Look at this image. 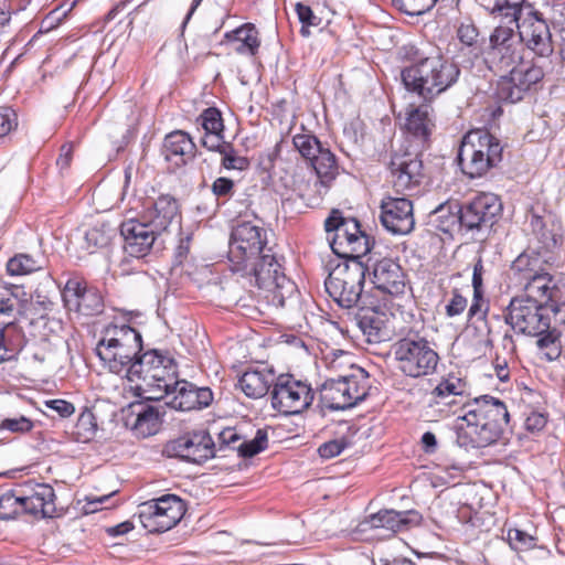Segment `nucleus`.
Returning a JSON list of instances; mask_svg holds the SVG:
<instances>
[{
	"label": "nucleus",
	"mask_w": 565,
	"mask_h": 565,
	"mask_svg": "<svg viewBox=\"0 0 565 565\" xmlns=\"http://www.w3.org/2000/svg\"><path fill=\"white\" fill-rule=\"evenodd\" d=\"M62 298L67 310L85 317L98 316L105 308L102 292L77 276H72L66 280Z\"/></svg>",
	"instance_id": "obj_18"
},
{
	"label": "nucleus",
	"mask_w": 565,
	"mask_h": 565,
	"mask_svg": "<svg viewBox=\"0 0 565 565\" xmlns=\"http://www.w3.org/2000/svg\"><path fill=\"white\" fill-rule=\"evenodd\" d=\"M18 125L15 111L10 107H0V138L6 137Z\"/></svg>",
	"instance_id": "obj_58"
},
{
	"label": "nucleus",
	"mask_w": 565,
	"mask_h": 565,
	"mask_svg": "<svg viewBox=\"0 0 565 565\" xmlns=\"http://www.w3.org/2000/svg\"><path fill=\"white\" fill-rule=\"evenodd\" d=\"M537 337V347L544 351L547 360L553 361L561 355V342L555 329L550 328Z\"/></svg>",
	"instance_id": "obj_50"
},
{
	"label": "nucleus",
	"mask_w": 565,
	"mask_h": 565,
	"mask_svg": "<svg viewBox=\"0 0 565 565\" xmlns=\"http://www.w3.org/2000/svg\"><path fill=\"white\" fill-rule=\"evenodd\" d=\"M457 39L459 40L461 47L460 52L468 55H473L479 58L482 50L479 45V30L472 23H461L457 29Z\"/></svg>",
	"instance_id": "obj_44"
},
{
	"label": "nucleus",
	"mask_w": 565,
	"mask_h": 565,
	"mask_svg": "<svg viewBox=\"0 0 565 565\" xmlns=\"http://www.w3.org/2000/svg\"><path fill=\"white\" fill-rule=\"evenodd\" d=\"M137 407L135 429L143 437L154 435L162 424L166 405L139 404Z\"/></svg>",
	"instance_id": "obj_36"
},
{
	"label": "nucleus",
	"mask_w": 565,
	"mask_h": 565,
	"mask_svg": "<svg viewBox=\"0 0 565 565\" xmlns=\"http://www.w3.org/2000/svg\"><path fill=\"white\" fill-rule=\"evenodd\" d=\"M525 0H494L490 14L507 20L504 25L519 26Z\"/></svg>",
	"instance_id": "obj_42"
},
{
	"label": "nucleus",
	"mask_w": 565,
	"mask_h": 565,
	"mask_svg": "<svg viewBox=\"0 0 565 565\" xmlns=\"http://www.w3.org/2000/svg\"><path fill=\"white\" fill-rule=\"evenodd\" d=\"M271 250L267 247V232L253 222H241L233 227L230 238L228 262L231 271L247 270L248 262Z\"/></svg>",
	"instance_id": "obj_12"
},
{
	"label": "nucleus",
	"mask_w": 565,
	"mask_h": 565,
	"mask_svg": "<svg viewBox=\"0 0 565 565\" xmlns=\"http://www.w3.org/2000/svg\"><path fill=\"white\" fill-rule=\"evenodd\" d=\"M114 235L115 231L106 224L93 226L86 231L82 248L89 254H94L97 250L107 247Z\"/></svg>",
	"instance_id": "obj_41"
},
{
	"label": "nucleus",
	"mask_w": 565,
	"mask_h": 565,
	"mask_svg": "<svg viewBox=\"0 0 565 565\" xmlns=\"http://www.w3.org/2000/svg\"><path fill=\"white\" fill-rule=\"evenodd\" d=\"M140 218L160 235L172 225H180L181 211L178 200L171 194L147 198Z\"/></svg>",
	"instance_id": "obj_23"
},
{
	"label": "nucleus",
	"mask_w": 565,
	"mask_h": 565,
	"mask_svg": "<svg viewBox=\"0 0 565 565\" xmlns=\"http://www.w3.org/2000/svg\"><path fill=\"white\" fill-rule=\"evenodd\" d=\"M41 268L40 262L29 254H17L7 263V271L10 276L29 275Z\"/></svg>",
	"instance_id": "obj_45"
},
{
	"label": "nucleus",
	"mask_w": 565,
	"mask_h": 565,
	"mask_svg": "<svg viewBox=\"0 0 565 565\" xmlns=\"http://www.w3.org/2000/svg\"><path fill=\"white\" fill-rule=\"evenodd\" d=\"M33 428V423L29 417L19 416L14 418H4L1 422V429L9 430L11 433H28Z\"/></svg>",
	"instance_id": "obj_56"
},
{
	"label": "nucleus",
	"mask_w": 565,
	"mask_h": 565,
	"mask_svg": "<svg viewBox=\"0 0 565 565\" xmlns=\"http://www.w3.org/2000/svg\"><path fill=\"white\" fill-rule=\"evenodd\" d=\"M547 424V417L540 412H531L524 422V427L527 431L535 434L544 429Z\"/></svg>",
	"instance_id": "obj_61"
},
{
	"label": "nucleus",
	"mask_w": 565,
	"mask_h": 565,
	"mask_svg": "<svg viewBox=\"0 0 565 565\" xmlns=\"http://www.w3.org/2000/svg\"><path fill=\"white\" fill-rule=\"evenodd\" d=\"M409 62L401 71L402 82L406 90L417 94L425 102L433 100L452 87L460 76L458 64L440 51L426 54L414 50Z\"/></svg>",
	"instance_id": "obj_2"
},
{
	"label": "nucleus",
	"mask_w": 565,
	"mask_h": 565,
	"mask_svg": "<svg viewBox=\"0 0 565 565\" xmlns=\"http://www.w3.org/2000/svg\"><path fill=\"white\" fill-rule=\"evenodd\" d=\"M367 267L361 260L339 263L324 281L328 295L342 308H353L361 299Z\"/></svg>",
	"instance_id": "obj_10"
},
{
	"label": "nucleus",
	"mask_w": 565,
	"mask_h": 565,
	"mask_svg": "<svg viewBox=\"0 0 565 565\" xmlns=\"http://www.w3.org/2000/svg\"><path fill=\"white\" fill-rule=\"evenodd\" d=\"M96 354L109 372L125 376L142 351V337L128 324H109L96 345Z\"/></svg>",
	"instance_id": "obj_3"
},
{
	"label": "nucleus",
	"mask_w": 565,
	"mask_h": 565,
	"mask_svg": "<svg viewBox=\"0 0 565 565\" xmlns=\"http://www.w3.org/2000/svg\"><path fill=\"white\" fill-rule=\"evenodd\" d=\"M405 277L401 265L392 258L377 260L373 266L372 282L375 288L392 296L404 294Z\"/></svg>",
	"instance_id": "obj_29"
},
{
	"label": "nucleus",
	"mask_w": 565,
	"mask_h": 565,
	"mask_svg": "<svg viewBox=\"0 0 565 565\" xmlns=\"http://www.w3.org/2000/svg\"><path fill=\"white\" fill-rule=\"evenodd\" d=\"M392 350L397 370L414 380L433 375L440 361L436 344L418 333L398 339Z\"/></svg>",
	"instance_id": "obj_5"
},
{
	"label": "nucleus",
	"mask_w": 565,
	"mask_h": 565,
	"mask_svg": "<svg viewBox=\"0 0 565 565\" xmlns=\"http://www.w3.org/2000/svg\"><path fill=\"white\" fill-rule=\"evenodd\" d=\"M196 146L191 136L183 130L168 134L162 145V156L173 167L180 168L194 159Z\"/></svg>",
	"instance_id": "obj_31"
},
{
	"label": "nucleus",
	"mask_w": 565,
	"mask_h": 565,
	"mask_svg": "<svg viewBox=\"0 0 565 565\" xmlns=\"http://www.w3.org/2000/svg\"><path fill=\"white\" fill-rule=\"evenodd\" d=\"M345 446L347 443L344 440L334 439L323 443L319 447L318 452L321 458L330 459L339 456L344 450Z\"/></svg>",
	"instance_id": "obj_59"
},
{
	"label": "nucleus",
	"mask_w": 565,
	"mask_h": 565,
	"mask_svg": "<svg viewBox=\"0 0 565 565\" xmlns=\"http://www.w3.org/2000/svg\"><path fill=\"white\" fill-rule=\"evenodd\" d=\"M428 223L439 232L452 234L463 227V224H461V206L452 202L443 203L429 213Z\"/></svg>",
	"instance_id": "obj_35"
},
{
	"label": "nucleus",
	"mask_w": 565,
	"mask_h": 565,
	"mask_svg": "<svg viewBox=\"0 0 565 565\" xmlns=\"http://www.w3.org/2000/svg\"><path fill=\"white\" fill-rule=\"evenodd\" d=\"M332 252L344 260H361L371 250L370 237L355 218H344L333 210L324 222Z\"/></svg>",
	"instance_id": "obj_7"
},
{
	"label": "nucleus",
	"mask_w": 565,
	"mask_h": 565,
	"mask_svg": "<svg viewBox=\"0 0 565 565\" xmlns=\"http://www.w3.org/2000/svg\"><path fill=\"white\" fill-rule=\"evenodd\" d=\"M120 234L124 237V249L127 255L136 258L147 256L156 241L161 236L146 222L130 218L121 223Z\"/></svg>",
	"instance_id": "obj_27"
},
{
	"label": "nucleus",
	"mask_w": 565,
	"mask_h": 565,
	"mask_svg": "<svg viewBox=\"0 0 565 565\" xmlns=\"http://www.w3.org/2000/svg\"><path fill=\"white\" fill-rule=\"evenodd\" d=\"M507 540L513 550H527L535 545L534 537L519 529H509Z\"/></svg>",
	"instance_id": "obj_54"
},
{
	"label": "nucleus",
	"mask_w": 565,
	"mask_h": 565,
	"mask_svg": "<svg viewBox=\"0 0 565 565\" xmlns=\"http://www.w3.org/2000/svg\"><path fill=\"white\" fill-rule=\"evenodd\" d=\"M233 273L247 278L250 286L271 294L273 299L278 300L280 305L295 289V285L286 277L273 250L264 252L258 259L248 262L247 270Z\"/></svg>",
	"instance_id": "obj_9"
},
{
	"label": "nucleus",
	"mask_w": 565,
	"mask_h": 565,
	"mask_svg": "<svg viewBox=\"0 0 565 565\" xmlns=\"http://www.w3.org/2000/svg\"><path fill=\"white\" fill-rule=\"evenodd\" d=\"M129 366L126 379L130 382H139L137 388L149 394L147 399L153 401L163 398V392H169L170 383L178 374L174 360L156 349L140 352Z\"/></svg>",
	"instance_id": "obj_4"
},
{
	"label": "nucleus",
	"mask_w": 565,
	"mask_h": 565,
	"mask_svg": "<svg viewBox=\"0 0 565 565\" xmlns=\"http://www.w3.org/2000/svg\"><path fill=\"white\" fill-rule=\"evenodd\" d=\"M198 120L202 128L209 134H223L224 124L221 111L215 107H209L200 115Z\"/></svg>",
	"instance_id": "obj_51"
},
{
	"label": "nucleus",
	"mask_w": 565,
	"mask_h": 565,
	"mask_svg": "<svg viewBox=\"0 0 565 565\" xmlns=\"http://www.w3.org/2000/svg\"><path fill=\"white\" fill-rule=\"evenodd\" d=\"M75 429V434L78 439L84 443L92 440L96 436L98 429L96 417L93 412H83L77 419Z\"/></svg>",
	"instance_id": "obj_49"
},
{
	"label": "nucleus",
	"mask_w": 565,
	"mask_h": 565,
	"mask_svg": "<svg viewBox=\"0 0 565 565\" xmlns=\"http://www.w3.org/2000/svg\"><path fill=\"white\" fill-rule=\"evenodd\" d=\"M502 160V147L489 131L476 129L467 132L458 150V162L469 178H479Z\"/></svg>",
	"instance_id": "obj_6"
},
{
	"label": "nucleus",
	"mask_w": 565,
	"mask_h": 565,
	"mask_svg": "<svg viewBox=\"0 0 565 565\" xmlns=\"http://www.w3.org/2000/svg\"><path fill=\"white\" fill-rule=\"evenodd\" d=\"M212 192L216 198H230L234 194L233 180L220 177L212 183Z\"/></svg>",
	"instance_id": "obj_60"
},
{
	"label": "nucleus",
	"mask_w": 565,
	"mask_h": 565,
	"mask_svg": "<svg viewBox=\"0 0 565 565\" xmlns=\"http://www.w3.org/2000/svg\"><path fill=\"white\" fill-rule=\"evenodd\" d=\"M45 406L63 418L70 417L75 412L74 405L65 399H50L45 402Z\"/></svg>",
	"instance_id": "obj_64"
},
{
	"label": "nucleus",
	"mask_w": 565,
	"mask_h": 565,
	"mask_svg": "<svg viewBox=\"0 0 565 565\" xmlns=\"http://www.w3.org/2000/svg\"><path fill=\"white\" fill-rule=\"evenodd\" d=\"M22 495H15L13 492L8 491L0 497V519H13L20 511H22Z\"/></svg>",
	"instance_id": "obj_52"
},
{
	"label": "nucleus",
	"mask_w": 565,
	"mask_h": 565,
	"mask_svg": "<svg viewBox=\"0 0 565 565\" xmlns=\"http://www.w3.org/2000/svg\"><path fill=\"white\" fill-rule=\"evenodd\" d=\"M276 375L266 366L248 370L238 380V386L247 397L260 398L275 384Z\"/></svg>",
	"instance_id": "obj_34"
},
{
	"label": "nucleus",
	"mask_w": 565,
	"mask_h": 565,
	"mask_svg": "<svg viewBox=\"0 0 565 565\" xmlns=\"http://www.w3.org/2000/svg\"><path fill=\"white\" fill-rule=\"evenodd\" d=\"M241 439L242 437L237 433L236 428L227 427L218 434L220 449L223 447H230L237 450V446L241 443Z\"/></svg>",
	"instance_id": "obj_62"
},
{
	"label": "nucleus",
	"mask_w": 565,
	"mask_h": 565,
	"mask_svg": "<svg viewBox=\"0 0 565 565\" xmlns=\"http://www.w3.org/2000/svg\"><path fill=\"white\" fill-rule=\"evenodd\" d=\"M523 298H529L552 310L555 321L565 322V282L557 280L547 270L522 285Z\"/></svg>",
	"instance_id": "obj_17"
},
{
	"label": "nucleus",
	"mask_w": 565,
	"mask_h": 565,
	"mask_svg": "<svg viewBox=\"0 0 565 565\" xmlns=\"http://www.w3.org/2000/svg\"><path fill=\"white\" fill-rule=\"evenodd\" d=\"M552 316L548 307L518 296L510 300L504 320L515 333L536 337L550 329Z\"/></svg>",
	"instance_id": "obj_13"
},
{
	"label": "nucleus",
	"mask_w": 565,
	"mask_h": 565,
	"mask_svg": "<svg viewBox=\"0 0 565 565\" xmlns=\"http://www.w3.org/2000/svg\"><path fill=\"white\" fill-rule=\"evenodd\" d=\"M295 10L301 23L300 34L307 38L310 35L309 26L319 25L320 18H318L313 13L312 9L309 6L302 2H297Z\"/></svg>",
	"instance_id": "obj_53"
},
{
	"label": "nucleus",
	"mask_w": 565,
	"mask_h": 565,
	"mask_svg": "<svg viewBox=\"0 0 565 565\" xmlns=\"http://www.w3.org/2000/svg\"><path fill=\"white\" fill-rule=\"evenodd\" d=\"M394 9L409 17H418L429 12L438 0H391Z\"/></svg>",
	"instance_id": "obj_47"
},
{
	"label": "nucleus",
	"mask_w": 565,
	"mask_h": 565,
	"mask_svg": "<svg viewBox=\"0 0 565 565\" xmlns=\"http://www.w3.org/2000/svg\"><path fill=\"white\" fill-rule=\"evenodd\" d=\"M545 76L542 66L534 62H521L500 76L495 95L501 102L516 103L531 92L537 90Z\"/></svg>",
	"instance_id": "obj_15"
},
{
	"label": "nucleus",
	"mask_w": 565,
	"mask_h": 565,
	"mask_svg": "<svg viewBox=\"0 0 565 565\" xmlns=\"http://www.w3.org/2000/svg\"><path fill=\"white\" fill-rule=\"evenodd\" d=\"M516 34L521 45L532 51L540 57H548L554 51L552 33L543 13L539 10H531L523 19Z\"/></svg>",
	"instance_id": "obj_21"
},
{
	"label": "nucleus",
	"mask_w": 565,
	"mask_h": 565,
	"mask_svg": "<svg viewBox=\"0 0 565 565\" xmlns=\"http://www.w3.org/2000/svg\"><path fill=\"white\" fill-rule=\"evenodd\" d=\"M225 36L230 42L237 43L235 51L238 54L255 55L260 45L258 31L250 23L243 24L232 32L226 33Z\"/></svg>",
	"instance_id": "obj_38"
},
{
	"label": "nucleus",
	"mask_w": 565,
	"mask_h": 565,
	"mask_svg": "<svg viewBox=\"0 0 565 565\" xmlns=\"http://www.w3.org/2000/svg\"><path fill=\"white\" fill-rule=\"evenodd\" d=\"M391 182L396 192L417 188L423 180V161L418 153L394 152L388 164Z\"/></svg>",
	"instance_id": "obj_25"
},
{
	"label": "nucleus",
	"mask_w": 565,
	"mask_h": 565,
	"mask_svg": "<svg viewBox=\"0 0 565 565\" xmlns=\"http://www.w3.org/2000/svg\"><path fill=\"white\" fill-rule=\"evenodd\" d=\"M468 306L467 298L463 297L458 289L451 291V297L445 307L448 317L461 315Z\"/></svg>",
	"instance_id": "obj_57"
},
{
	"label": "nucleus",
	"mask_w": 565,
	"mask_h": 565,
	"mask_svg": "<svg viewBox=\"0 0 565 565\" xmlns=\"http://www.w3.org/2000/svg\"><path fill=\"white\" fill-rule=\"evenodd\" d=\"M552 259L553 256L529 246L512 262L510 266L513 279L522 286L534 276L546 270V265H548Z\"/></svg>",
	"instance_id": "obj_30"
},
{
	"label": "nucleus",
	"mask_w": 565,
	"mask_h": 565,
	"mask_svg": "<svg viewBox=\"0 0 565 565\" xmlns=\"http://www.w3.org/2000/svg\"><path fill=\"white\" fill-rule=\"evenodd\" d=\"M526 217L531 235L529 246L552 256L563 239L559 222L552 212L544 209L532 207Z\"/></svg>",
	"instance_id": "obj_19"
},
{
	"label": "nucleus",
	"mask_w": 565,
	"mask_h": 565,
	"mask_svg": "<svg viewBox=\"0 0 565 565\" xmlns=\"http://www.w3.org/2000/svg\"><path fill=\"white\" fill-rule=\"evenodd\" d=\"M431 120L427 106L413 108L405 122L406 130L422 143L428 140L431 132Z\"/></svg>",
	"instance_id": "obj_39"
},
{
	"label": "nucleus",
	"mask_w": 565,
	"mask_h": 565,
	"mask_svg": "<svg viewBox=\"0 0 565 565\" xmlns=\"http://www.w3.org/2000/svg\"><path fill=\"white\" fill-rule=\"evenodd\" d=\"M466 388L467 384L465 381L456 375L449 374L433 390L431 395L436 398V404L444 403L450 405L452 402H447L446 398L449 396L462 395L465 394Z\"/></svg>",
	"instance_id": "obj_43"
},
{
	"label": "nucleus",
	"mask_w": 565,
	"mask_h": 565,
	"mask_svg": "<svg viewBox=\"0 0 565 565\" xmlns=\"http://www.w3.org/2000/svg\"><path fill=\"white\" fill-rule=\"evenodd\" d=\"M422 521L423 516L416 510H380L370 516L369 523L372 529H384L397 533L418 526Z\"/></svg>",
	"instance_id": "obj_32"
},
{
	"label": "nucleus",
	"mask_w": 565,
	"mask_h": 565,
	"mask_svg": "<svg viewBox=\"0 0 565 565\" xmlns=\"http://www.w3.org/2000/svg\"><path fill=\"white\" fill-rule=\"evenodd\" d=\"M355 324L369 343H381L390 339V315L377 307H361L354 317Z\"/></svg>",
	"instance_id": "obj_28"
},
{
	"label": "nucleus",
	"mask_w": 565,
	"mask_h": 565,
	"mask_svg": "<svg viewBox=\"0 0 565 565\" xmlns=\"http://www.w3.org/2000/svg\"><path fill=\"white\" fill-rule=\"evenodd\" d=\"M524 47L512 25H497L489 35V44L482 50L486 67L494 74L505 73L523 61Z\"/></svg>",
	"instance_id": "obj_11"
},
{
	"label": "nucleus",
	"mask_w": 565,
	"mask_h": 565,
	"mask_svg": "<svg viewBox=\"0 0 565 565\" xmlns=\"http://www.w3.org/2000/svg\"><path fill=\"white\" fill-rule=\"evenodd\" d=\"M227 142L224 141L223 134H209L205 132V136L202 138V146L209 150L222 152L228 148Z\"/></svg>",
	"instance_id": "obj_63"
},
{
	"label": "nucleus",
	"mask_w": 565,
	"mask_h": 565,
	"mask_svg": "<svg viewBox=\"0 0 565 565\" xmlns=\"http://www.w3.org/2000/svg\"><path fill=\"white\" fill-rule=\"evenodd\" d=\"M313 391L309 384L290 374L276 377L271 391V406L285 415L299 414L313 401Z\"/></svg>",
	"instance_id": "obj_16"
},
{
	"label": "nucleus",
	"mask_w": 565,
	"mask_h": 565,
	"mask_svg": "<svg viewBox=\"0 0 565 565\" xmlns=\"http://www.w3.org/2000/svg\"><path fill=\"white\" fill-rule=\"evenodd\" d=\"M166 452L170 457L200 465L215 456V444L207 431L199 430L170 441Z\"/></svg>",
	"instance_id": "obj_22"
},
{
	"label": "nucleus",
	"mask_w": 565,
	"mask_h": 565,
	"mask_svg": "<svg viewBox=\"0 0 565 565\" xmlns=\"http://www.w3.org/2000/svg\"><path fill=\"white\" fill-rule=\"evenodd\" d=\"M502 211L500 199L493 193H479L461 206V224L466 230L491 227Z\"/></svg>",
	"instance_id": "obj_24"
},
{
	"label": "nucleus",
	"mask_w": 565,
	"mask_h": 565,
	"mask_svg": "<svg viewBox=\"0 0 565 565\" xmlns=\"http://www.w3.org/2000/svg\"><path fill=\"white\" fill-rule=\"evenodd\" d=\"M22 296H25V292L18 286L0 287V318L9 319L6 324L11 323L21 312Z\"/></svg>",
	"instance_id": "obj_40"
},
{
	"label": "nucleus",
	"mask_w": 565,
	"mask_h": 565,
	"mask_svg": "<svg viewBox=\"0 0 565 565\" xmlns=\"http://www.w3.org/2000/svg\"><path fill=\"white\" fill-rule=\"evenodd\" d=\"M55 491L52 486L36 483L29 494L22 495V511L33 516L53 518L56 513Z\"/></svg>",
	"instance_id": "obj_33"
},
{
	"label": "nucleus",
	"mask_w": 565,
	"mask_h": 565,
	"mask_svg": "<svg viewBox=\"0 0 565 565\" xmlns=\"http://www.w3.org/2000/svg\"><path fill=\"white\" fill-rule=\"evenodd\" d=\"M309 163L313 168L320 184L324 188H330L339 175L337 157L329 148L323 147Z\"/></svg>",
	"instance_id": "obj_37"
},
{
	"label": "nucleus",
	"mask_w": 565,
	"mask_h": 565,
	"mask_svg": "<svg viewBox=\"0 0 565 565\" xmlns=\"http://www.w3.org/2000/svg\"><path fill=\"white\" fill-rule=\"evenodd\" d=\"M268 446L267 431L257 429L256 435L250 440L241 441L237 446V451L241 457L252 458L255 455L264 451Z\"/></svg>",
	"instance_id": "obj_48"
},
{
	"label": "nucleus",
	"mask_w": 565,
	"mask_h": 565,
	"mask_svg": "<svg viewBox=\"0 0 565 565\" xmlns=\"http://www.w3.org/2000/svg\"><path fill=\"white\" fill-rule=\"evenodd\" d=\"M292 143L308 162L323 148L319 139L310 132L296 134L292 137Z\"/></svg>",
	"instance_id": "obj_46"
},
{
	"label": "nucleus",
	"mask_w": 565,
	"mask_h": 565,
	"mask_svg": "<svg viewBox=\"0 0 565 565\" xmlns=\"http://www.w3.org/2000/svg\"><path fill=\"white\" fill-rule=\"evenodd\" d=\"M454 430L460 448L477 449L495 444L509 428L510 413L500 398L481 395L463 406Z\"/></svg>",
	"instance_id": "obj_1"
},
{
	"label": "nucleus",
	"mask_w": 565,
	"mask_h": 565,
	"mask_svg": "<svg viewBox=\"0 0 565 565\" xmlns=\"http://www.w3.org/2000/svg\"><path fill=\"white\" fill-rule=\"evenodd\" d=\"M138 518L149 533H163L174 527L183 518L186 507L175 494H163L142 502L138 507Z\"/></svg>",
	"instance_id": "obj_14"
},
{
	"label": "nucleus",
	"mask_w": 565,
	"mask_h": 565,
	"mask_svg": "<svg viewBox=\"0 0 565 565\" xmlns=\"http://www.w3.org/2000/svg\"><path fill=\"white\" fill-rule=\"evenodd\" d=\"M380 220L383 227L394 235H406L414 230L413 203L407 198L385 196L381 201Z\"/></svg>",
	"instance_id": "obj_26"
},
{
	"label": "nucleus",
	"mask_w": 565,
	"mask_h": 565,
	"mask_svg": "<svg viewBox=\"0 0 565 565\" xmlns=\"http://www.w3.org/2000/svg\"><path fill=\"white\" fill-rule=\"evenodd\" d=\"M170 384L169 392H163V398H166L164 405L172 409L201 411L209 407L214 399V394L207 386H198L185 380H177V376Z\"/></svg>",
	"instance_id": "obj_20"
},
{
	"label": "nucleus",
	"mask_w": 565,
	"mask_h": 565,
	"mask_svg": "<svg viewBox=\"0 0 565 565\" xmlns=\"http://www.w3.org/2000/svg\"><path fill=\"white\" fill-rule=\"evenodd\" d=\"M369 374L362 367H353L350 374L327 380L320 390L321 402L331 411H344L363 402L369 395Z\"/></svg>",
	"instance_id": "obj_8"
},
{
	"label": "nucleus",
	"mask_w": 565,
	"mask_h": 565,
	"mask_svg": "<svg viewBox=\"0 0 565 565\" xmlns=\"http://www.w3.org/2000/svg\"><path fill=\"white\" fill-rule=\"evenodd\" d=\"M221 154L223 156L222 164L225 169L242 171L247 169L249 164L247 158L237 156L231 145H228V148L225 151H222Z\"/></svg>",
	"instance_id": "obj_55"
}]
</instances>
